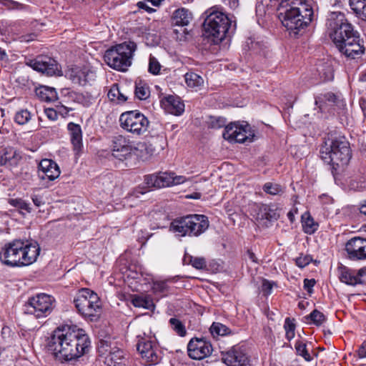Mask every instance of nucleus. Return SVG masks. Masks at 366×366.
<instances>
[{"label": "nucleus", "mask_w": 366, "mask_h": 366, "mask_svg": "<svg viewBox=\"0 0 366 366\" xmlns=\"http://www.w3.org/2000/svg\"><path fill=\"white\" fill-rule=\"evenodd\" d=\"M54 298L51 295L41 293L30 297L25 305V312L36 318L46 317L54 309Z\"/></svg>", "instance_id": "obj_11"}, {"label": "nucleus", "mask_w": 366, "mask_h": 366, "mask_svg": "<svg viewBox=\"0 0 366 366\" xmlns=\"http://www.w3.org/2000/svg\"><path fill=\"white\" fill-rule=\"evenodd\" d=\"M356 276L358 277L360 281H362L361 285L366 284V267H364L357 270Z\"/></svg>", "instance_id": "obj_53"}, {"label": "nucleus", "mask_w": 366, "mask_h": 366, "mask_svg": "<svg viewBox=\"0 0 366 366\" xmlns=\"http://www.w3.org/2000/svg\"><path fill=\"white\" fill-rule=\"evenodd\" d=\"M36 96L44 102H54L57 99V93L54 88L41 86L36 89Z\"/></svg>", "instance_id": "obj_29"}, {"label": "nucleus", "mask_w": 366, "mask_h": 366, "mask_svg": "<svg viewBox=\"0 0 366 366\" xmlns=\"http://www.w3.org/2000/svg\"><path fill=\"white\" fill-rule=\"evenodd\" d=\"M172 329L180 337H184L187 330L184 325L177 318L172 317L169 320Z\"/></svg>", "instance_id": "obj_36"}, {"label": "nucleus", "mask_w": 366, "mask_h": 366, "mask_svg": "<svg viewBox=\"0 0 366 366\" xmlns=\"http://www.w3.org/2000/svg\"><path fill=\"white\" fill-rule=\"evenodd\" d=\"M205 14L202 25L204 35L214 44H218L229 34L232 21L224 13L212 9L207 11Z\"/></svg>", "instance_id": "obj_6"}, {"label": "nucleus", "mask_w": 366, "mask_h": 366, "mask_svg": "<svg viewBox=\"0 0 366 366\" xmlns=\"http://www.w3.org/2000/svg\"><path fill=\"white\" fill-rule=\"evenodd\" d=\"M320 152L322 159L333 169L347 165L351 158L350 144L340 134H328Z\"/></svg>", "instance_id": "obj_5"}, {"label": "nucleus", "mask_w": 366, "mask_h": 366, "mask_svg": "<svg viewBox=\"0 0 366 366\" xmlns=\"http://www.w3.org/2000/svg\"><path fill=\"white\" fill-rule=\"evenodd\" d=\"M315 104L318 106L320 110H324L327 106H341L342 101L340 95L329 92L316 96Z\"/></svg>", "instance_id": "obj_22"}, {"label": "nucleus", "mask_w": 366, "mask_h": 366, "mask_svg": "<svg viewBox=\"0 0 366 366\" xmlns=\"http://www.w3.org/2000/svg\"><path fill=\"white\" fill-rule=\"evenodd\" d=\"M163 1L164 0H146V1L150 2L154 6H159Z\"/></svg>", "instance_id": "obj_64"}, {"label": "nucleus", "mask_w": 366, "mask_h": 366, "mask_svg": "<svg viewBox=\"0 0 366 366\" xmlns=\"http://www.w3.org/2000/svg\"><path fill=\"white\" fill-rule=\"evenodd\" d=\"M338 277L340 282L348 285L355 286L359 284H362V281H360L358 277L356 276V273L354 270L350 269L345 265H340L337 267Z\"/></svg>", "instance_id": "obj_26"}, {"label": "nucleus", "mask_w": 366, "mask_h": 366, "mask_svg": "<svg viewBox=\"0 0 366 366\" xmlns=\"http://www.w3.org/2000/svg\"><path fill=\"white\" fill-rule=\"evenodd\" d=\"M360 212L362 215H365L366 217V200L360 207ZM365 227H366V225Z\"/></svg>", "instance_id": "obj_62"}, {"label": "nucleus", "mask_w": 366, "mask_h": 366, "mask_svg": "<svg viewBox=\"0 0 366 366\" xmlns=\"http://www.w3.org/2000/svg\"><path fill=\"white\" fill-rule=\"evenodd\" d=\"M36 37V35L34 33L27 34L25 35H22L19 37V40L21 42H29L34 41Z\"/></svg>", "instance_id": "obj_54"}, {"label": "nucleus", "mask_w": 366, "mask_h": 366, "mask_svg": "<svg viewBox=\"0 0 366 366\" xmlns=\"http://www.w3.org/2000/svg\"><path fill=\"white\" fill-rule=\"evenodd\" d=\"M208 217L203 214H189L174 219L170 230L180 237H198L209 227Z\"/></svg>", "instance_id": "obj_7"}, {"label": "nucleus", "mask_w": 366, "mask_h": 366, "mask_svg": "<svg viewBox=\"0 0 366 366\" xmlns=\"http://www.w3.org/2000/svg\"><path fill=\"white\" fill-rule=\"evenodd\" d=\"M58 164L51 159H42L38 167V177L41 179L54 181L60 175Z\"/></svg>", "instance_id": "obj_19"}, {"label": "nucleus", "mask_w": 366, "mask_h": 366, "mask_svg": "<svg viewBox=\"0 0 366 366\" xmlns=\"http://www.w3.org/2000/svg\"><path fill=\"white\" fill-rule=\"evenodd\" d=\"M21 159L20 152L11 147L4 149L2 155L0 157V164L1 166L16 167Z\"/></svg>", "instance_id": "obj_25"}, {"label": "nucleus", "mask_w": 366, "mask_h": 366, "mask_svg": "<svg viewBox=\"0 0 366 366\" xmlns=\"http://www.w3.org/2000/svg\"><path fill=\"white\" fill-rule=\"evenodd\" d=\"M90 345L89 337L84 330L63 327L53 332L49 338L47 348L56 358L70 361L86 354Z\"/></svg>", "instance_id": "obj_1"}, {"label": "nucleus", "mask_w": 366, "mask_h": 366, "mask_svg": "<svg viewBox=\"0 0 366 366\" xmlns=\"http://www.w3.org/2000/svg\"><path fill=\"white\" fill-rule=\"evenodd\" d=\"M223 138L231 143H244L251 141L253 134L251 127L247 122H231L227 124L222 134Z\"/></svg>", "instance_id": "obj_13"}, {"label": "nucleus", "mask_w": 366, "mask_h": 366, "mask_svg": "<svg viewBox=\"0 0 366 366\" xmlns=\"http://www.w3.org/2000/svg\"><path fill=\"white\" fill-rule=\"evenodd\" d=\"M121 127L134 135L144 134L148 129V119L138 111H129L122 113L119 117Z\"/></svg>", "instance_id": "obj_10"}, {"label": "nucleus", "mask_w": 366, "mask_h": 366, "mask_svg": "<svg viewBox=\"0 0 366 366\" xmlns=\"http://www.w3.org/2000/svg\"><path fill=\"white\" fill-rule=\"evenodd\" d=\"M209 330L213 336H224L230 333V329L220 322H213Z\"/></svg>", "instance_id": "obj_37"}, {"label": "nucleus", "mask_w": 366, "mask_h": 366, "mask_svg": "<svg viewBox=\"0 0 366 366\" xmlns=\"http://www.w3.org/2000/svg\"><path fill=\"white\" fill-rule=\"evenodd\" d=\"M326 26L337 48L347 57L356 59L365 53L363 39L343 13L330 12L327 16Z\"/></svg>", "instance_id": "obj_2"}, {"label": "nucleus", "mask_w": 366, "mask_h": 366, "mask_svg": "<svg viewBox=\"0 0 366 366\" xmlns=\"http://www.w3.org/2000/svg\"><path fill=\"white\" fill-rule=\"evenodd\" d=\"M274 285V282L264 279L262 280V292L267 296L270 295L272 293Z\"/></svg>", "instance_id": "obj_47"}, {"label": "nucleus", "mask_w": 366, "mask_h": 366, "mask_svg": "<svg viewBox=\"0 0 366 366\" xmlns=\"http://www.w3.org/2000/svg\"><path fill=\"white\" fill-rule=\"evenodd\" d=\"M127 99V97H125V95L121 92L119 89V95H118V97L117 98L116 103H123Z\"/></svg>", "instance_id": "obj_61"}, {"label": "nucleus", "mask_w": 366, "mask_h": 366, "mask_svg": "<svg viewBox=\"0 0 366 366\" xmlns=\"http://www.w3.org/2000/svg\"><path fill=\"white\" fill-rule=\"evenodd\" d=\"M252 49H254V50H258L259 49V51L262 50L263 49V47H266V46L262 44V43H260L259 41H255V42H252V46H251Z\"/></svg>", "instance_id": "obj_59"}, {"label": "nucleus", "mask_w": 366, "mask_h": 366, "mask_svg": "<svg viewBox=\"0 0 366 366\" xmlns=\"http://www.w3.org/2000/svg\"><path fill=\"white\" fill-rule=\"evenodd\" d=\"M108 347H109L107 345L104 346L102 344L99 348V352L106 355L104 362L107 366L124 364L122 362L124 358V352L120 349L114 348L113 350H109L108 354H106L105 352L108 351Z\"/></svg>", "instance_id": "obj_24"}, {"label": "nucleus", "mask_w": 366, "mask_h": 366, "mask_svg": "<svg viewBox=\"0 0 366 366\" xmlns=\"http://www.w3.org/2000/svg\"><path fill=\"white\" fill-rule=\"evenodd\" d=\"M247 256H248V258H249V259L252 262L258 263V259H257V257H256L255 254H254L252 251H251V250L248 249V250H247Z\"/></svg>", "instance_id": "obj_60"}, {"label": "nucleus", "mask_w": 366, "mask_h": 366, "mask_svg": "<svg viewBox=\"0 0 366 366\" xmlns=\"http://www.w3.org/2000/svg\"><path fill=\"white\" fill-rule=\"evenodd\" d=\"M161 105L168 112L174 115H180L184 110V104L180 99L174 96L169 95L161 100Z\"/></svg>", "instance_id": "obj_23"}, {"label": "nucleus", "mask_w": 366, "mask_h": 366, "mask_svg": "<svg viewBox=\"0 0 366 366\" xmlns=\"http://www.w3.org/2000/svg\"><path fill=\"white\" fill-rule=\"evenodd\" d=\"M308 318L317 326L321 325L326 320L325 315L317 310H313L308 316Z\"/></svg>", "instance_id": "obj_43"}, {"label": "nucleus", "mask_w": 366, "mask_h": 366, "mask_svg": "<svg viewBox=\"0 0 366 366\" xmlns=\"http://www.w3.org/2000/svg\"><path fill=\"white\" fill-rule=\"evenodd\" d=\"M67 129L69 133L73 151L76 157H79L82 152V131L81 126L74 122L67 124Z\"/></svg>", "instance_id": "obj_21"}, {"label": "nucleus", "mask_w": 366, "mask_h": 366, "mask_svg": "<svg viewBox=\"0 0 366 366\" xmlns=\"http://www.w3.org/2000/svg\"><path fill=\"white\" fill-rule=\"evenodd\" d=\"M192 19V12L185 8L178 9L173 13L172 22L174 25L180 26H187Z\"/></svg>", "instance_id": "obj_28"}, {"label": "nucleus", "mask_w": 366, "mask_h": 366, "mask_svg": "<svg viewBox=\"0 0 366 366\" xmlns=\"http://www.w3.org/2000/svg\"><path fill=\"white\" fill-rule=\"evenodd\" d=\"M194 258V257L186 253L182 259L183 264L192 265Z\"/></svg>", "instance_id": "obj_58"}, {"label": "nucleus", "mask_w": 366, "mask_h": 366, "mask_svg": "<svg viewBox=\"0 0 366 366\" xmlns=\"http://www.w3.org/2000/svg\"><path fill=\"white\" fill-rule=\"evenodd\" d=\"M31 113L27 109H21L16 113L14 120L18 124L24 125L31 119Z\"/></svg>", "instance_id": "obj_39"}, {"label": "nucleus", "mask_w": 366, "mask_h": 366, "mask_svg": "<svg viewBox=\"0 0 366 366\" xmlns=\"http://www.w3.org/2000/svg\"><path fill=\"white\" fill-rule=\"evenodd\" d=\"M263 190L271 195H277L283 192V189L280 184L272 182L265 183L263 186Z\"/></svg>", "instance_id": "obj_41"}, {"label": "nucleus", "mask_w": 366, "mask_h": 366, "mask_svg": "<svg viewBox=\"0 0 366 366\" xmlns=\"http://www.w3.org/2000/svg\"><path fill=\"white\" fill-rule=\"evenodd\" d=\"M74 303L77 312L84 318L91 321L99 318L101 313V303L98 295L89 288H82L78 291Z\"/></svg>", "instance_id": "obj_9"}, {"label": "nucleus", "mask_w": 366, "mask_h": 366, "mask_svg": "<svg viewBox=\"0 0 366 366\" xmlns=\"http://www.w3.org/2000/svg\"><path fill=\"white\" fill-rule=\"evenodd\" d=\"M136 148L132 142L123 135H117L112 140V154L119 161L131 159Z\"/></svg>", "instance_id": "obj_14"}, {"label": "nucleus", "mask_w": 366, "mask_h": 366, "mask_svg": "<svg viewBox=\"0 0 366 366\" xmlns=\"http://www.w3.org/2000/svg\"><path fill=\"white\" fill-rule=\"evenodd\" d=\"M137 350L141 355V357L145 365H153L158 364L161 360V356L158 353L159 350L156 342L150 336L138 335Z\"/></svg>", "instance_id": "obj_12"}, {"label": "nucleus", "mask_w": 366, "mask_h": 366, "mask_svg": "<svg viewBox=\"0 0 366 366\" xmlns=\"http://www.w3.org/2000/svg\"><path fill=\"white\" fill-rule=\"evenodd\" d=\"M31 199L33 203L36 207H40L44 204V202L43 201V199L41 196L34 194L31 196Z\"/></svg>", "instance_id": "obj_56"}, {"label": "nucleus", "mask_w": 366, "mask_h": 366, "mask_svg": "<svg viewBox=\"0 0 366 366\" xmlns=\"http://www.w3.org/2000/svg\"><path fill=\"white\" fill-rule=\"evenodd\" d=\"M295 347L297 354L300 356H302L306 361L310 362L312 360V356L310 355L307 350L306 343L302 341H297L295 342Z\"/></svg>", "instance_id": "obj_38"}, {"label": "nucleus", "mask_w": 366, "mask_h": 366, "mask_svg": "<svg viewBox=\"0 0 366 366\" xmlns=\"http://www.w3.org/2000/svg\"><path fill=\"white\" fill-rule=\"evenodd\" d=\"M172 177V186L175 184H180L187 181V178L184 176L175 175L174 172H170Z\"/></svg>", "instance_id": "obj_51"}, {"label": "nucleus", "mask_w": 366, "mask_h": 366, "mask_svg": "<svg viewBox=\"0 0 366 366\" xmlns=\"http://www.w3.org/2000/svg\"><path fill=\"white\" fill-rule=\"evenodd\" d=\"M192 261V266L197 269H203L207 267L206 260L204 257H194Z\"/></svg>", "instance_id": "obj_49"}, {"label": "nucleus", "mask_w": 366, "mask_h": 366, "mask_svg": "<svg viewBox=\"0 0 366 366\" xmlns=\"http://www.w3.org/2000/svg\"><path fill=\"white\" fill-rule=\"evenodd\" d=\"M161 67V64L157 60V59L155 58L154 56L150 55L149 59L148 66L149 72L154 75H157L160 72Z\"/></svg>", "instance_id": "obj_42"}, {"label": "nucleus", "mask_w": 366, "mask_h": 366, "mask_svg": "<svg viewBox=\"0 0 366 366\" xmlns=\"http://www.w3.org/2000/svg\"><path fill=\"white\" fill-rule=\"evenodd\" d=\"M132 303L136 307H142L147 310H154L155 307L152 299L149 295H134Z\"/></svg>", "instance_id": "obj_32"}, {"label": "nucleus", "mask_w": 366, "mask_h": 366, "mask_svg": "<svg viewBox=\"0 0 366 366\" xmlns=\"http://www.w3.org/2000/svg\"><path fill=\"white\" fill-rule=\"evenodd\" d=\"M26 64L34 70L46 76L61 75V71L57 61L49 56H41L36 59H30Z\"/></svg>", "instance_id": "obj_15"}, {"label": "nucleus", "mask_w": 366, "mask_h": 366, "mask_svg": "<svg viewBox=\"0 0 366 366\" xmlns=\"http://www.w3.org/2000/svg\"><path fill=\"white\" fill-rule=\"evenodd\" d=\"M284 328L285 330L286 338L290 341L295 337V324L290 317H287L285 321Z\"/></svg>", "instance_id": "obj_40"}, {"label": "nucleus", "mask_w": 366, "mask_h": 366, "mask_svg": "<svg viewBox=\"0 0 366 366\" xmlns=\"http://www.w3.org/2000/svg\"><path fill=\"white\" fill-rule=\"evenodd\" d=\"M280 217L279 209L275 205L262 204L259 208L257 218L269 222L277 220Z\"/></svg>", "instance_id": "obj_27"}, {"label": "nucleus", "mask_w": 366, "mask_h": 366, "mask_svg": "<svg viewBox=\"0 0 366 366\" xmlns=\"http://www.w3.org/2000/svg\"><path fill=\"white\" fill-rule=\"evenodd\" d=\"M119 87L118 84H114L110 88L107 96L108 98L112 101L116 102L117 98L118 97V95H119Z\"/></svg>", "instance_id": "obj_48"}, {"label": "nucleus", "mask_w": 366, "mask_h": 366, "mask_svg": "<svg viewBox=\"0 0 366 366\" xmlns=\"http://www.w3.org/2000/svg\"><path fill=\"white\" fill-rule=\"evenodd\" d=\"M62 110H65V114H67L69 112V110H67L66 107H61L59 108L58 111L52 108H46L44 109V113L48 119L54 121L56 120L58 118V113L63 114Z\"/></svg>", "instance_id": "obj_44"}, {"label": "nucleus", "mask_w": 366, "mask_h": 366, "mask_svg": "<svg viewBox=\"0 0 366 366\" xmlns=\"http://www.w3.org/2000/svg\"><path fill=\"white\" fill-rule=\"evenodd\" d=\"M134 94L138 99L144 100L149 97L150 91L147 84L139 80L135 81Z\"/></svg>", "instance_id": "obj_34"}, {"label": "nucleus", "mask_w": 366, "mask_h": 366, "mask_svg": "<svg viewBox=\"0 0 366 366\" xmlns=\"http://www.w3.org/2000/svg\"><path fill=\"white\" fill-rule=\"evenodd\" d=\"M147 192V189H144V188H142V187H139L137 189H135L134 191V194H136V196L138 197V195L137 194H145L146 192Z\"/></svg>", "instance_id": "obj_63"}, {"label": "nucleus", "mask_w": 366, "mask_h": 366, "mask_svg": "<svg viewBox=\"0 0 366 366\" xmlns=\"http://www.w3.org/2000/svg\"><path fill=\"white\" fill-rule=\"evenodd\" d=\"M316 282L314 279H305L304 280V289L309 293L312 292V288L315 286Z\"/></svg>", "instance_id": "obj_52"}, {"label": "nucleus", "mask_w": 366, "mask_h": 366, "mask_svg": "<svg viewBox=\"0 0 366 366\" xmlns=\"http://www.w3.org/2000/svg\"><path fill=\"white\" fill-rule=\"evenodd\" d=\"M137 5L139 9H143L148 13H152L154 11V9L149 7L145 1H139Z\"/></svg>", "instance_id": "obj_57"}, {"label": "nucleus", "mask_w": 366, "mask_h": 366, "mask_svg": "<svg viewBox=\"0 0 366 366\" xmlns=\"http://www.w3.org/2000/svg\"><path fill=\"white\" fill-rule=\"evenodd\" d=\"M312 258L309 255L300 256L296 259V264L300 268H303L308 265L311 262Z\"/></svg>", "instance_id": "obj_50"}, {"label": "nucleus", "mask_w": 366, "mask_h": 366, "mask_svg": "<svg viewBox=\"0 0 366 366\" xmlns=\"http://www.w3.org/2000/svg\"><path fill=\"white\" fill-rule=\"evenodd\" d=\"M9 203L11 206L19 209L20 212L24 215L26 213H30L31 212V207L30 206V204L21 199H10Z\"/></svg>", "instance_id": "obj_35"}, {"label": "nucleus", "mask_w": 366, "mask_h": 366, "mask_svg": "<svg viewBox=\"0 0 366 366\" xmlns=\"http://www.w3.org/2000/svg\"><path fill=\"white\" fill-rule=\"evenodd\" d=\"M357 355L360 358L366 357V340L359 347Z\"/></svg>", "instance_id": "obj_55"}, {"label": "nucleus", "mask_w": 366, "mask_h": 366, "mask_svg": "<svg viewBox=\"0 0 366 366\" xmlns=\"http://www.w3.org/2000/svg\"><path fill=\"white\" fill-rule=\"evenodd\" d=\"M136 49L137 44L134 42H124L107 49L104 59L111 68L124 71L132 64V59Z\"/></svg>", "instance_id": "obj_8"}, {"label": "nucleus", "mask_w": 366, "mask_h": 366, "mask_svg": "<svg viewBox=\"0 0 366 366\" xmlns=\"http://www.w3.org/2000/svg\"><path fill=\"white\" fill-rule=\"evenodd\" d=\"M302 224L303 231L309 234L315 233L318 229V224L315 222L309 212H305L302 215Z\"/></svg>", "instance_id": "obj_31"}, {"label": "nucleus", "mask_w": 366, "mask_h": 366, "mask_svg": "<svg viewBox=\"0 0 366 366\" xmlns=\"http://www.w3.org/2000/svg\"><path fill=\"white\" fill-rule=\"evenodd\" d=\"M212 346L204 338H192L188 343L187 352L194 360H202L212 354Z\"/></svg>", "instance_id": "obj_16"}, {"label": "nucleus", "mask_w": 366, "mask_h": 366, "mask_svg": "<svg viewBox=\"0 0 366 366\" xmlns=\"http://www.w3.org/2000/svg\"><path fill=\"white\" fill-rule=\"evenodd\" d=\"M225 118L222 117H212L209 121V127L212 129H219L227 124Z\"/></svg>", "instance_id": "obj_45"}, {"label": "nucleus", "mask_w": 366, "mask_h": 366, "mask_svg": "<svg viewBox=\"0 0 366 366\" xmlns=\"http://www.w3.org/2000/svg\"><path fill=\"white\" fill-rule=\"evenodd\" d=\"M349 4L358 18L366 21V0H350Z\"/></svg>", "instance_id": "obj_33"}, {"label": "nucleus", "mask_w": 366, "mask_h": 366, "mask_svg": "<svg viewBox=\"0 0 366 366\" xmlns=\"http://www.w3.org/2000/svg\"><path fill=\"white\" fill-rule=\"evenodd\" d=\"M278 11L282 25L294 35L305 29L313 16V9L305 0H283Z\"/></svg>", "instance_id": "obj_4"}, {"label": "nucleus", "mask_w": 366, "mask_h": 366, "mask_svg": "<svg viewBox=\"0 0 366 366\" xmlns=\"http://www.w3.org/2000/svg\"><path fill=\"white\" fill-rule=\"evenodd\" d=\"M185 82L189 88L200 89L204 85L203 78L193 71L187 72L184 75Z\"/></svg>", "instance_id": "obj_30"}, {"label": "nucleus", "mask_w": 366, "mask_h": 366, "mask_svg": "<svg viewBox=\"0 0 366 366\" xmlns=\"http://www.w3.org/2000/svg\"><path fill=\"white\" fill-rule=\"evenodd\" d=\"M40 251V247L36 241L15 239L1 247L0 261L10 267H23L35 262Z\"/></svg>", "instance_id": "obj_3"}, {"label": "nucleus", "mask_w": 366, "mask_h": 366, "mask_svg": "<svg viewBox=\"0 0 366 366\" xmlns=\"http://www.w3.org/2000/svg\"><path fill=\"white\" fill-rule=\"evenodd\" d=\"M222 360L228 366H252L247 356L239 346H234L224 354Z\"/></svg>", "instance_id": "obj_18"}, {"label": "nucleus", "mask_w": 366, "mask_h": 366, "mask_svg": "<svg viewBox=\"0 0 366 366\" xmlns=\"http://www.w3.org/2000/svg\"><path fill=\"white\" fill-rule=\"evenodd\" d=\"M152 289L155 293L165 294L168 292V286L164 281L155 282L153 284Z\"/></svg>", "instance_id": "obj_46"}, {"label": "nucleus", "mask_w": 366, "mask_h": 366, "mask_svg": "<svg viewBox=\"0 0 366 366\" xmlns=\"http://www.w3.org/2000/svg\"><path fill=\"white\" fill-rule=\"evenodd\" d=\"M170 172H159L144 176V183L148 188H162L172 186Z\"/></svg>", "instance_id": "obj_20"}, {"label": "nucleus", "mask_w": 366, "mask_h": 366, "mask_svg": "<svg viewBox=\"0 0 366 366\" xmlns=\"http://www.w3.org/2000/svg\"><path fill=\"white\" fill-rule=\"evenodd\" d=\"M345 251L350 260L366 259V239L360 237L350 239L345 244Z\"/></svg>", "instance_id": "obj_17"}]
</instances>
